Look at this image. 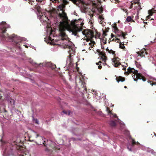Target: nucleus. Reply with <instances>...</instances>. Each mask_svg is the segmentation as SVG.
Here are the masks:
<instances>
[{
  "label": "nucleus",
  "mask_w": 156,
  "mask_h": 156,
  "mask_svg": "<svg viewBox=\"0 0 156 156\" xmlns=\"http://www.w3.org/2000/svg\"><path fill=\"white\" fill-rule=\"evenodd\" d=\"M95 44V42L94 41L90 40V42L88 43V45H89L90 47L92 48Z\"/></svg>",
  "instance_id": "6ab92c4d"
},
{
  "label": "nucleus",
  "mask_w": 156,
  "mask_h": 156,
  "mask_svg": "<svg viewBox=\"0 0 156 156\" xmlns=\"http://www.w3.org/2000/svg\"><path fill=\"white\" fill-rule=\"evenodd\" d=\"M119 48L122 49H124L125 48V47L124 46V44H122V45L121 44H120Z\"/></svg>",
  "instance_id": "a878e982"
},
{
  "label": "nucleus",
  "mask_w": 156,
  "mask_h": 156,
  "mask_svg": "<svg viewBox=\"0 0 156 156\" xmlns=\"http://www.w3.org/2000/svg\"><path fill=\"white\" fill-rule=\"evenodd\" d=\"M119 36H122L124 38H125V37L126 36V35L124 34V33L120 31H119V32H118L117 34Z\"/></svg>",
  "instance_id": "a211bd4d"
},
{
  "label": "nucleus",
  "mask_w": 156,
  "mask_h": 156,
  "mask_svg": "<svg viewBox=\"0 0 156 156\" xmlns=\"http://www.w3.org/2000/svg\"><path fill=\"white\" fill-rule=\"evenodd\" d=\"M152 63L154 64V66H156V64L155 63V62H152Z\"/></svg>",
  "instance_id": "f704fd0d"
},
{
  "label": "nucleus",
  "mask_w": 156,
  "mask_h": 156,
  "mask_svg": "<svg viewBox=\"0 0 156 156\" xmlns=\"http://www.w3.org/2000/svg\"><path fill=\"white\" fill-rule=\"evenodd\" d=\"M24 45L25 46V47L26 48H28V46L26 44V45Z\"/></svg>",
  "instance_id": "a19ab883"
},
{
  "label": "nucleus",
  "mask_w": 156,
  "mask_h": 156,
  "mask_svg": "<svg viewBox=\"0 0 156 156\" xmlns=\"http://www.w3.org/2000/svg\"><path fill=\"white\" fill-rule=\"evenodd\" d=\"M77 63H76V67L77 69Z\"/></svg>",
  "instance_id": "49530a36"
},
{
  "label": "nucleus",
  "mask_w": 156,
  "mask_h": 156,
  "mask_svg": "<svg viewBox=\"0 0 156 156\" xmlns=\"http://www.w3.org/2000/svg\"><path fill=\"white\" fill-rule=\"evenodd\" d=\"M9 27V25L7 24L5 22H3L0 23V37L3 40L5 41L12 40L15 41L17 40L18 41H15L17 44L22 41H26L27 39L24 38H22L17 37L15 34H12L11 36H9L8 37H5L4 33L6 31V29Z\"/></svg>",
  "instance_id": "7ed1b4c3"
},
{
  "label": "nucleus",
  "mask_w": 156,
  "mask_h": 156,
  "mask_svg": "<svg viewBox=\"0 0 156 156\" xmlns=\"http://www.w3.org/2000/svg\"><path fill=\"white\" fill-rule=\"evenodd\" d=\"M39 136V135L38 134H37L36 135V138H37L38 136Z\"/></svg>",
  "instance_id": "4c0bfd02"
},
{
  "label": "nucleus",
  "mask_w": 156,
  "mask_h": 156,
  "mask_svg": "<svg viewBox=\"0 0 156 156\" xmlns=\"http://www.w3.org/2000/svg\"><path fill=\"white\" fill-rule=\"evenodd\" d=\"M108 124L112 126H115L116 125L115 122L113 120H111L108 122Z\"/></svg>",
  "instance_id": "f3484780"
},
{
  "label": "nucleus",
  "mask_w": 156,
  "mask_h": 156,
  "mask_svg": "<svg viewBox=\"0 0 156 156\" xmlns=\"http://www.w3.org/2000/svg\"><path fill=\"white\" fill-rule=\"evenodd\" d=\"M116 80L117 81L118 83H119L120 81L122 82L124 81L125 78L121 76H119V77H116Z\"/></svg>",
  "instance_id": "2eb2a0df"
},
{
  "label": "nucleus",
  "mask_w": 156,
  "mask_h": 156,
  "mask_svg": "<svg viewBox=\"0 0 156 156\" xmlns=\"http://www.w3.org/2000/svg\"><path fill=\"white\" fill-rule=\"evenodd\" d=\"M132 144H129L127 145V148L129 149V151H131V148L132 147H133L134 145V144H135L136 142L133 139H132Z\"/></svg>",
  "instance_id": "ddd939ff"
},
{
  "label": "nucleus",
  "mask_w": 156,
  "mask_h": 156,
  "mask_svg": "<svg viewBox=\"0 0 156 156\" xmlns=\"http://www.w3.org/2000/svg\"><path fill=\"white\" fill-rule=\"evenodd\" d=\"M112 26L114 29V32L115 33L117 34L118 32H119V30L115 24H114L113 25H112Z\"/></svg>",
  "instance_id": "dca6fc26"
},
{
  "label": "nucleus",
  "mask_w": 156,
  "mask_h": 156,
  "mask_svg": "<svg viewBox=\"0 0 156 156\" xmlns=\"http://www.w3.org/2000/svg\"><path fill=\"white\" fill-rule=\"evenodd\" d=\"M138 6L139 7L138 8V9H141V7H140V6L139 5H138Z\"/></svg>",
  "instance_id": "79ce46f5"
},
{
  "label": "nucleus",
  "mask_w": 156,
  "mask_h": 156,
  "mask_svg": "<svg viewBox=\"0 0 156 156\" xmlns=\"http://www.w3.org/2000/svg\"><path fill=\"white\" fill-rule=\"evenodd\" d=\"M133 3L131 4V6H130L131 8H133Z\"/></svg>",
  "instance_id": "72a5a7b5"
},
{
  "label": "nucleus",
  "mask_w": 156,
  "mask_h": 156,
  "mask_svg": "<svg viewBox=\"0 0 156 156\" xmlns=\"http://www.w3.org/2000/svg\"><path fill=\"white\" fill-rule=\"evenodd\" d=\"M34 132L36 134V133H37V132H35V131H34Z\"/></svg>",
  "instance_id": "8fccbe9b"
},
{
  "label": "nucleus",
  "mask_w": 156,
  "mask_h": 156,
  "mask_svg": "<svg viewBox=\"0 0 156 156\" xmlns=\"http://www.w3.org/2000/svg\"><path fill=\"white\" fill-rule=\"evenodd\" d=\"M2 9L4 10V7H3L2 8Z\"/></svg>",
  "instance_id": "a18cd8bd"
},
{
  "label": "nucleus",
  "mask_w": 156,
  "mask_h": 156,
  "mask_svg": "<svg viewBox=\"0 0 156 156\" xmlns=\"http://www.w3.org/2000/svg\"><path fill=\"white\" fill-rule=\"evenodd\" d=\"M156 12V7H154L152 8L151 9L148 11V13L150 15H152L153 14Z\"/></svg>",
  "instance_id": "4468645a"
},
{
  "label": "nucleus",
  "mask_w": 156,
  "mask_h": 156,
  "mask_svg": "<svg viewBox=\"0 0 156 156\" xmlns=\"http://www.w3.org/2000/svg\"><path fill=\"white\" fill-rule=\"evenodd\" d=\"M104 64H105L106 65H107L108 67H109V66H108L107 65V64L106 63H104Z\"/></svg>",
  "instance_id": "37998d69"
},
{
  "label": "nucleus",
  "mask_w": 156,
  "mask_h": 156,
  "mask_svg": "<svg viewBox=\"0 0 156 156\" xmlns=\"http://www.w3.org/2000/svg\"><path fill=\"white\" fill-rule=\"evenodd\" d=\"M32 64L35 67L37 68H39L41 67H47L51 68L52 69H54L56 67V66L55 65L52 64L50 62H44L42 64L40 63L39 64H37L35 62H31Z\"/></svg>",
  "instance_id": "39448f33"
},
{
  "label": "nucleus",
  "mask_w": 156,
  "mask_h": 156,
  "mask_svg": "<svg viewBox=\"0 0 156 156\" xmlns=\"http://www.w3.org/2000/svg\"><path fill=\"white\" fill-rule=\"evenodd\" d=\"M35 121L36 123L37 124H39V121L37 119H36Z\"/></svg>",
  "instance_id": "c756f323"
},
{
  "label": "nucleus",
  "mask_w": 156,
  "mask_h": 156,
  "mask_svg": "<svg viewBox=\"0 0 156 156\" xmlns=\"http://www.w3.org/2000/svg\"><path fill=\"white\" fill-rule=\"evenodd\" d=\"M99 63H101V62L99 61L98 63H96V64L97 65H99Z\"/></svg>",
  "instance_id": "58836bf2"
},
{
  "label": "nucleus",
  "mask_w": 156,
  "mask_h": 156,
  "mask_svg": "<svg viewBox=\"0 0 156 156\" xmlns=\"http://www.w3.org/2000/svg\"><path fill=\"white\" fill-rule=\"evenodd\" d=\"M111 107H113L114 106V105H112L111 103Z\"/></svg>",
  "instance_id": "ea45409f"
},
{
  "label": "nucleus",
  "mask_w": 156,
  "mask_h": 156,
  "mask_svg": "<svg viewBox=\"0 0 156 156\" xmlns=\"http://www.w3.org/2000/svg\"><path fill=\"white\" fill-rule=\"evenodd\" d=\"M153 59V58L152 57V58H151V59Z\"/></svg>",
  "instance_id": "3c124183"
},
{
  "label": "nucleus",
  "mask_w": 156,
  "mask_h": 156,
  "mask_svg": "<svg viewBox=\"0 0 156 156\" xmlns=\"http://www.w3.org/2000/svg\"><path fill=\"white\" fill-rule=\"evenodd\" d=\"M36 1H37L38 2L41 1V0H36Z\"/></svg>",
  "instance_id": "de8ad7c7"
},
{
  "label": "nucleus",
  "mask_w": 156,
  "mask_h": 156,
  "mask_svg": "<svg viewBox=\"0 0 156 156\" xmlns=\"http://www.w3.org/2000/svg\"><path fill=\"white\" fill-rule=\"evenodd\" d=\"M98 69H101L102 68V66H100V65L98 66Z\"/></svg>",
  "instance_id": "473e14b6"
},
{
  "label": "nucleus",
  "mask_w": 156,
  "mask_h": 156,
  "mask_svg": "<svg viewBox=\"0 0 156 156\" xmlns=\"http://www.w3.org/2000/svg\"><path fill=\"white\" fill-rule=\"evenodd\" d=\"M124 88H127V87L126 86H125L124 87Z\"/></svg>",
  "instance_id": "09e8293b"
},
{
  "label": "nucleus",
  "mask_w": 156,
  "mask_h": 156,
  "mask_svg": "<svg viewBox=\"0 0 156 156\" xmlns=\"http://www.w3.org/2000/svg\"><path fill=\"white\" fill-rule=\"evenodd\" d=\"M25 0V1H27V0Z\"/></svg>",
  "instance_id": "4d7b16f0"
},
{
  "label": "nucleus",
  "mask_w": 156,
  "mask_h": 156,
  "mask_svg": "<svg viewBox=\"0 0 156 156\" xmlns=\"http://www.w3.org/2000/svg\"><path fill=\"white\" fill-rule=\"evenodd\" d=\"M127 72L129 73H133L134 75L132 76V77L134 78V80L135 81H137V79H142L143 81L146 80L144 77L140 73H138V71L137 70H135L133 68H131L130 67L127 69Z\"/></svg>",
  "instance_id": "20e7f679"
},
{
  "label": "nucleus",
  "mask_w": 156,
  "mask_h": 156,
  "mask_svg": "<svg viewBox=\"0 0 156 156\" xmlns=\"http://www.w3.org/2000/svg\"><path fill=\"white\" fill-rule=\"evenodd\" d=\"M132 20L131 17L130 16H128L126 19V20L127 22H130Z\"/></svg>",
  "instance_id": "b1692460"
},
{
  "label": "nucleus",
  "mask_w": 156,
  "mask_h": 156,
  "mask_svg": "<svg viewBox=\"0 0 156 156\" xmlns=\"http://www.w3.org/2000/svg\"><path fill=\"white\" fill-rule=\"evenodd\" d=\"M62 112L66 115H69L70 114V112L69 111H63Z\"/></svg>",
  "instance_id": "5701e85b"
},
{
  "label": "nucleus",
  "mask_w": 156,
  "mask_h": 156,
  "mask_svg": "<svg viewBox=\"0 0 156 156\" xmlns=\"http://www.w3.org/2000/svg\"><path fill=\"white\" fill-rule=\"evenodd\" d=\"M106 111L107 112L108 115L110 116L111 118H112V117L117 118L118 119V120L119 121V122L120 124L121 127H122L123 128L124 127L125 125H124V123L122 122V121H121V120H120L118 119V118L116 114H113L111 112V111H110L109 110V108L108 107L106 108Z\"/></svg>",
  "instance_id": "423d86ee"
},
{
  "label": "nucleus",
  "mask_w": 156,
  "mask_h": 156,
  "mask_svg": "<svg viewBox=\"0 0 156 156\" xmlns=\"http://www.w3.org/2000/svg\"><path fill=\"white\" fill-rule=\"evenodd\" d=\"M125 133H126L127 135L128 136H129V137L131 138V136H130L129 135V131H126L125 132Z\"/></svg>",
  "instance_id": "bb28decb"
},
{
  "label": "nucleus",
  "mask_w": 156,
  "mask_h": 156,
  "mask_svg": "<svg viewBox=\"0 0 156 156\" xmlns=\"http://www.w3.org/2000/svg\"><path fill=\"white\" fill-rule=\"evenodd\" d=\"M147 52L146 51H142L141 52V55H140L141 56L142 55L143 56H144L145 55H147Z\"/></svg>",
  "instance_id": "393cba45"
},
{
  "label": "nucleus",
  "mask_w": 156,
  "mask_h": 156,
  "mask_svg": "<svg viewBox=\"0 0 156 156\" xmlns=\"http://www.w3.org/2000/svg\"><path fill=\"white\" fill-rule=\"evenodd\" d=\"M98 20L99 23L102 25V24L103 22L105 21L104 18L103 17L102 15H99L98 16Z\"/></svg>",
  "instance_id": "9b49d317"
},
{
  "label": "nucleus",
  "mask_w": 156,
  "mask_h": 156,
  "mask_svg": "<svg viewBox=\"0 0 156 156\" xmlns=\"http://www.w3.org/2000/svg\"><path fill=\"white\" fill-rule=\"evenodd\" d=\"M41 137L42 139V140H43L44 141V142L43 143V144H44V146H46V145L44 143L45 142V141L44 140L45 138L43 136Z\"/></svg>",
  "instance_id": "cd10ccee"
},
{
  "label": "nucleus",
  "mask_w": 156,
  "mask_h": 156,
  "mask_svg": "<svg viewBox=\"0 0 156 156\" xmlns=\"http://www.w3.org/2000/svg\"><path fill=\"white\" fill-rule=\"evenodd\" d=\"M90 20L89 21V22H90L91 23H92L93 21V14L90 15Z\"/></svg>",
  "instance_id": "412c9836"
},
{
  "label": "nucleus",
  "mask_w": 156,
  "mask_h": 156,
  "mask_svg": "<svg viewBox=\"0 0 156 156\" xmlns=\"http://www.w3.org/2000/svg\"><path fill=\"white\" fill-rule=\"evenodd\" d=\"M48 151V149L47 148L45 149V151Z\"/></svg>",
  "instance_id": "c03bdc74"
},
{
  "label": "nucleus",
  "mask_w": 156,
  "mask_h": 156,
  "mask_svg": "<svg viewBox=\"0 0 156 156\" xmlns=\"http://www.w3.org/2000/svg\"><path fill=\"white\" fill-rule=\"evenodd\" d=\"M114 35H113V34H111V37H112V38H113L114 37Z\"/></svg>",
  "instance_id": "c9c22d12"
},
{
  "label": "nucleus",
  "mask_w": 156,
  "mask_h": 156,
  "mask_svg": "<svg viewBox=\"0 0 156 156\" xmlns=\"http://www.w3.org/2000/svg\"><path fill=\"white\" fill-rule=\"evenodd\" d=\"M99 55L101 57V59L102 60L104 61L105 62L106 60V57L105 56V54L102 52H100Z\"/></svg>",
  "instance_id": "f8f14e48"
},
{
  "label": "nucleus",
  "mask_w": 156,
  "mask_h": 156,
  "mask_svg": "<svg viewBox=\"0 0 156 156\" xmlns=\"http://www.w3.org/2000/svg\"><path fill=\"white\" fill-rule=\"evenodd\" d=\"M5 99L7 101L9 104H10L12 106L14 105L15 101L14 100L11 98L10 97H6Z\"/></svg>",
  "instance_id": "9d476101"
},
{
  "label": "nucleus",
  "mask_w": 156,
  "mask_h": 156,
  "mask_svg": "<svg viewBox=\"0 0 156 156\" xmlns=\"http://www.w3.org/2000/svg\"><path fill=\"white\" fill-rule=\"evenodd\" d=\"M112 62H113L112 65L115 67L120 68L121 67L123 70H126V66H125V67L124 66V65H122L119 62L115 59H112Z\"/></svg>",
  "instance_id": "6e6552de"
},
{
  "label": "nucleus",
  "mask_w": 156,
  "mask_h": 156,
  "mask_svg": "<svg viewBox=\"0 0 156 156\" xmlns=\"http://www.w3.org/2000/svg\"><path fill=\"white\" fill-rule=\"evenodd\" d=\"M154 135H155V136H156V135L155 134H154Z\"/></svg>",
  "instance_id": "6e6d98bb"
},
{
  "label": "nucleus",
  "mask_w": 156,
  "mask_h": 156,
  "mask_svg": "<svg viewBox=\"0 0 156 156\" xmlns=\"http://www.w3.org/2000/svg\"><path fill=\"white\" fill-rule=\"evenodd\" d=\"M155 42V40H154V41H151V43H154V42Z\"/></svg>",
  "instance_id": "e433bc0d"
},
{
  "label": "nucleus",
  "mask_w": 156,
  "mask_h": 156,
  "mask_svg": "<svg viewBox=\"0 0 156 156\" xmlns=\"http://www.w3.org/2000/svg\"><path fill=\"white\" fill-rule=\"evenodd\" d=\"M90 39L88 38H87L86 39V41L83 42V45H88V42L90 41Z\"/></svg>",
  "instance_id": "aec40b11"
},
{
  "label": "nucleus",
  "mask_w": 156,
  "mask_h": 156,
  "mask_svg": "<svg viewBox=\"0 0 156 156\" xmlns=\"http://www.w3.org/2000/svg\"><path fill=\"white\" fill-rule=\"evenodd\" d=\"M153 25L154 26H156V25H155L154 24H153Z\"/></svg>",
  "instance_id": "603ef678"
},
{
  "label": "nucleus",
  "mask_w": 156,
  "mask_h": 156,
  "mask_svg": "<svg viewBox=\"0 0 156 156\" xmlns=\"http://www.w3.org/2000/svg\"><path fill=\"white\" fill-rule=\"evenodd\" d=\"M137 15H138V14H137ZM135 19L136 20H137L139 19V16L138 15L135 16Z\"/></svg>",
  "instance_id": "7c9ffc66"
},
{
  "label": "nucleus",
  "mask_w": 156,
  "mask_h": 156,
  "mask_svg": "<svg viewBox=\"0 0 156 156\" xmlns=\"http://www.w3.org/2000/svg\"><path fill=\"white\" fill-rule=\"evenodd\" d=\"M38 18L42 23H48V21L53 19L60 26V30H69L72 35L79 37L78 33L82 31L83 20L80 19L70 21L69 20L66 14L62 11V13H58L55 12H48L42 13L39 11L37 13Z\"/></svg>",
  "instance_id": "f257e3e1"
},
{
  "label": "nucleus",
  "mask_w": 156,
  "mask_h": 156,
  "mask_svg": "<svg viewBox=\"0 0 156 156\" xmlns=\"http://www.w3.org/2000/svg\"><path fill=\"white\" fill-rule=\"evenodd\" d=\"M83 35H85V37L90 39H92V38L94 37V35L90 30H85L83 31L81 33Z\"/></svg>",
  "instance_id": "0eeeda50"
},
{
  "label": "nucleus",
  "mask_w": 156,
  "mask_h": 156,
  "mask_svg": "<svg viewBox=\"0 0 156 156\" xmlns=\"http://www.w3.org/2000/svg\"><path fill=\"white\" fill-rule=\"evenodd\" d=\"M151 20H154V19H151Z\"/></svg>",
  "instance_id": "864d4df0"
},
{
  "label": "nucleus",
  "mask_w": 156,
  "mask_h": 156,
  "mask_svg": "<svg viewBox=\"0 0 156 156\" xmlns=\"http://www.w3.org/2000/svg\"><path fill=\"white\" fill-rule=\"evenodd\" d=\"M108 50H107V51H108V52L110 53V54H112V55H114L115 54V51H113L112 50H109L108 49Z\"/></svg>",
  "instance_id": "4be33fe9"
},
{
  "label": "nucleus",
  "mask_w": 156,
  "mask_h": 156,
  "mask_svg": "<svg viewBox=\"0 0 156 156\" xmlns=\"http://www.w3.org/2000/svg\"><path fill=\"white\" fill-rule=\"evenodd\" d=\"M107 31H104L102 36L100 38L101 39V44H106V39L105 37L107 35L106 32Z\"/></svg>",
  "instance_id": "1a4fd4ad"
},
{
  "label": "nucleus",
  "mask_w": 156,
  "mask_h": 156,
  "mask_svg": "<svg viewBox=\"0 0 156 156\" xmlns=\"http://www.w3.org/2000/svg\"><path fill=\"white\" fill-rule=\"evenodd\" d=\"M84 89H85L86 90V88H84Z\"/></svg>",
  "instance_id": "5fc2aeb1"
},
{
  "label": "nucleus",
  "mask_w": 156,
  "mask_h": 156,
  "mask_svg": "<svg viewBox=\"0 0 156 156\" xmlns=\"http://www.w3.org/2000/svg\"><path fill=\"white\" fill-rule=\"evenodd\" d=\"M86 9H87L86 8H85L84 9L82 10V12H84V13L85 12H86Z\"/></svg>",
  "instance_id": "c85d7f7f"
},
{
  "label": "nucleus",
  "mask_w": 156,
  "mask_h": 156,
  "mask_svg": "<svg viewBox=\"0 0 156 156\" xmlns=\"http://www.w3.org/2000/svg\"><path fill=\"white\" fill-rule=\"evenodd\" d=\"M59 35L60 39H58V37L55 36L52 34V32L51 31L48 37V43L51 45H62L64 48H68L69 50L68 53L69 57L66 60V66L71 68L74 66V64L73 62L72 57L75 54L76 47L74 44L69 40L67 36L64 32L65 30H60V26L59 25Z\"/></svg>",
  "instance_id": "f03ea898"
},
{
  "label": "nucleus",
  "mask_w": 156,
  "mask_h": 156,
  "mask_svg": "<svg viewBox=\"0 0 156 156\" xmlns=\"http://www.w3.org/2000/svg\"><path fill=\"white\" fill-rule=\"evenodd\" d=\"M82 87H85V86H84L85 83H84V82H82Z\"/></svg>",
  "instance_id": "2f4dec72"
}]
</instances>
